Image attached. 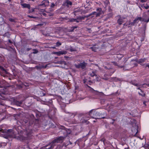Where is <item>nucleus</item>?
Listing matches in <instances>:
<instances>
[{"mask_svg": "<svg viewBox=\"0 0 149 149\" xmlns=\"http://www.w3.org/2000/svg\"><path fill=\"white\" fill-rule=\"evenodd\" d=\"M82 117L80 121L78 120H74L73 122V124H78L79 123H86V124H88L89 122L88 121L89 118V115L88 114H85L82 113H79L78 115V117L80 118Z\"/></svg>", "mask_w": 149, "mask_h": 149, "instance_id": "1", "label": "nucleus"}, {"mask_svg": "<svg viewBox=\"0 0 149 149\" xmlns=\"http://www.w3.org/2000/svg\"><path fill=\"white\" fill-rule=\"evenodd\" d=\"M88 114L89 115V117L91 116L93 118L97 119L100 118V113L94 110L90 111L89 113Z\"/></svg>", "mask_w": 149, "mask_h": 149, "instance_id": "2", "label": "nucleus"}, {"mask_svg": "<svg viewBox=\"0 0 149 149\" xmlns=\"http://www.w3.org/2000/svg\"><path fill=\"white\" fill-rule=\"evenodd\" d=\"M63 137H59L58 138L55 139L50 144L49 146H50V148H49L52 149L54 146L56 145V143H60L63 139Z\"/></svg>", "mask_w": 149, "mask_h": 149, "instance_id": "3", "label": "nucleus"}, {"mask_svg": "<svg viewBox=\"0 0 149 149\" xmlns=\"http://www.w3.org/2000/svg\"><path fill=\"white\" fill-rule=\"evenodd\" d=\"M87 63L84 61L78 64H75L74 65L76 68L79 69L81 68L82 69H85L87 65Z\"/></svg>", "mask_w": 149, "mask_h": 149, "instance_id": "4", "label": "nucleus"}, {"mask_svg": "<svg viewBox=\"0 0 149 149\" xmlns=\"http://www.w3.org/2000/svg\"><path fill=\"white\" fill-rule=\"evenodd\" d=\"M123 62V61H120L118 63L115 62H112V63L115 66H117L118 68H122L125 66L124 64H122Z\"/></svg>", "mask_w": 149, "mask_h": 149, "instance_id": "5", "label": "nucleus"}, {"mask_svg": "<svg viewBox=\"0 0 149 149\" xmlns=\"http://www.w3.org/2000/svg\"><path fill=\"white\" fill-rule=\"evenodd\" d=\"M8 135L9 137L11 138L14 137L15 136L13 131L12 130H8Z\"/></svg>", "mask_w": 149, "mask_h": 149, "instance_id": "6", "label": "nucleus"}, {"mask_svg": "<svg viewBox=\"0 0 149 149\" xmlns=\"http://www.w3.org/2000/svg\"><path fill=\"white\" fill-rule=\"evenodd\" d=\"M118 17H119L117 21V22L119 25H121L124 22V20L125 19V18L123 17H121L120 16H118Z\"/></svg>", "mask_w": 149, "mask_h": 149, "instance_id": "7", "label": "nucleus"}, {"mask_svg": "<svg viewBox=\"0 0 149 149\" xmlns=\"http://www.w3.org/2000/svg\"><path fill=\"white\" fill-rule=\"evenodd\" d=\"M138 127L137 126H136L135 127H133L132 129V131L133 133L132 134L136 135L138 132Z\"/></svg>", "mask_w": 149, "mask_h": 149, "instance_id": "8", "label": "nucleus"}, {"mask_svg": "<svg viewBox=\"0 0 149 149\" xmlns=\"http://www.w3.org/2000/svg\"><path fill=\"white\" fill-rule=\"evenodd\" d=\"M49 2L47 0H44L42 2V3L39 5V7L41 6H43L45 7L46 6L48 5Z\"/></svg>", "mask_w": 149, "mask_h": 149, "instance_id": "9", "label": "nucleus"}, {"mask_svg": "<svg viewBox=\"0 0 149 149\" xmlns=\"http://www.w3.org/2000/svg\"><path fill=\"white\" fill-rule=\"evenodd\" d=\"M26 136H25L23 135H20L19 136V139L21 141H24L27 139V134L26 135Z\"/></svg>", "mask_w": 149, "mask_h": 149, "instance_id": "10", "label": "nucleus"}, {"mask_svg": "<svg viewBox=\"0 0 149 149\" xmlns=\"http://www.w3.org/2000/svg\"><path fill=\"white\" fill-rule=\"evenodd\" d=\"M143 21L148 22L149 21V17H148L146 15H144L143 16Z\"/></svg>", "mask_w": 149, "mask_h": 149, "instance_id": "11", "label": "nucleus"}, {"mask_svg": "<svg viewBox=\"0 0 149 149\" xmlns=\"http://www.w3.org/2000/svg\"><path fill=\"white\" fill-rule=\"evenodd\" d=\"M130 83L136 86H141V85H139L137 84L136 81L135 80L131 81L130 82Z\"/></svg>", "mask_w": 149, "mask_h": 149, "instance_id": "12", "label": "nucleus"}, {"mask_svg": "<svg viewBox=\"0 0 149 149\" xmlns=\"http://www.w3.org/2000/svg\"><path fill=\"white\" fill-rule=\"evenodd\" d=\"M146 60V58H141L138 60L137 62L139 63L142 66L143 64L142 63L144 62Z\"/></svg>", "mask_w": 149, "mask_h": 149, "instance_id": "13", "label": "nucleus"}, {"mask_svg": "<svg viewBox=\"0 0 149 149\" xmlns=\"http://www.w3.org/2000/svg\"><path fill=\"white\" fill-rule=\"evenodd\" d=\"M72 4V2L68 0H66L65 2L64 3V5H66L67 6H68V5H71Z\"/></svg>", "mask_w": 149, "mask_h": 149, "instance_id": "14", "label": "nucleus"}, {"mask_svg": "<svg viewBox=\"0 0 149 149\" xmlns=\"http://www.w3.org/2000/svg\"><path fill=\"white\" fill-rule=\"evenodd\" d=\"M55 54L58 56H60L61 54H66V52L65 51H61L56 52Z\"/></svg>", "mask_w": 149, "mask_h": 149, "instance_id": "15", "label": "nucleus"}, {"mask_svg": "<svg viewBox=\"0 0 149 149\" xmlns=\"http://www.w3.org/2000/svg\"><path fill=\"white\" fill-rule=\"evenodd\" d=\"M77 114L76 113H72L71 112H69L68 113V116L70 117H73L75 116Z\"/></svg>", "mask_w": 149, "mask_h": 149, "instance_id": "16", "label": "nucleus"}, {"mask_svg": "<svg viewBox=\"0 0 149 149\" xmlns=\"http://www.w3.org/2000/svg\"><path fill=\"white\" fill-rule=\"evenodd\" d=\"M139 22V20H138V19L137 17L135 18L134 20L133 21V22L131 23L130 24L132 25H134L136 23H137Z\"/></svg>", "mask_w": 149, "mask_h": 149, "instance_id": "17", "label": "nucleus"}, {"mask_svg": "<svg viewBox=\"0 0 149 149\" xmlns=\"http://www.w3.org/2000/svg\"><path fill=\"white\" fill-rule=\"evenodd\" d=\"M104 67L106 69H110L112 68L111 65L109 64H107V66H104Z\"/></svg>", "mask_w": 149, "mask_h": 149, "instance_id": "18", "label": "nucleus"}, {"mask_svg": "<svg viewBox=\"0 0 149 149\" xmlns=\"http://www.w3.org/2000/svg\"><path fill=\"white\" fill-rule=\"evenodd\" d=\"M89 74L92 77H94V76H97V75L96 74V72L94 71H93L92 73H89ZM97 78V77H96Z\"/></svg>", "mask_w": 149, "mask_h": 149, "instance_id": "19", "label": "nucleus"}, {"mask_svg": "<svg viewBox=\"0 0 149 149\" xmlns=\"http://www.w3.org/2000/svg\"><path fill=\"white\" fill-rule=\"evenodd\" d=\"M141 7L142 8H145L146 9H148L149 8V6L146 4L142 5Z\"/></svg>", "mask_w": 149, "mask_h": 149, "instance_id": "20", "label": "nucleus"}, {"mask_svg": "<svg viewBox=\"0 0 149 149\" xmlns=\"http://www.w3.org/2000/svg\"><path fill=\"white\" fill-rule=\"evenodd\" d=\"M81 11L79 9H75L74 11V14L75 15H76V13H79Z\"/></svg>", "mask_w": 149, "mask_h": 149, "instance_id": "21", "label": "nucleus"}, {"mask_svg": "<svg viewBox=\"0 0 149 149\" xmlns=\"http://www.w3.org/2000/svg\"><path fill=\"white\" fill-rule=\"evenodd\" d=\"M77 26H74L71 27V29L70 30V32H72L73 31L74 29L75 28H77Z\"/></svg>", "mask_w": 149, "mask_h": 149, "instance_id": "22", "label": "nucleus"}, {"mask_svg": "<svg viewBox=\"0 0 149 149\" xmlns=\"http://www.w3.org/2000/svg\"><path fill=\"white\" fill-rule=\"evenodd\" d=\"M28 7H29V13L32 12H33L34 11V9H33H33L32 8V9L31 10H30L31 7H30V6L29 4Z\"/></svg>", "mask_w": 149, "mask_h": 149, "instance_id": "23", "label": "nucleus"}, {"mask_svg": "<svg viewBox=\"0 0 149 149\" xmlns=\"http://www.w3.org/2000/svg\"><path fill=\"white\" fill-rule=\"evenodd\" d=\"M22 103V102L20 101V102L17 101L15 102V104L18 106H19L21 105Z\"/></svg>", "mask_w": 149, "mask_h": 149, "instance_id": "24", "label": "nucleus"}, {"mask_svg": "<svg viewBox=\"0 0 149 149\" xmlns=\"http://www.w3.org/2000/svg\"><path fill=\"white\" fill-rule=\"evenodd\" d=\"M76 20H77L76 19L70 18L69 19V20L68 21V22H75Z\"/></svg>", "mask_w": 149, "mask_h": 149, "instance_id": "25", "label": "nucleus"}, {"mask_svg": "<svg viewBox=\"0 0 149 149\" xmlns=\"http://www.w3.org/2000/svg\"><path fill=\"white\" fill-rule=\"evenodd\" d=\"M23 8H28V4L26 3H22L21 4Z\"/></svg>", "mask_w": 149, "mask_h": 149, "instance_id": "26", "label": "nucleus"}, {"mask_svg": "<svg viewBox=\"0 0 149 149\" xmlns=\"http://www.w3.org/2000/svg\"><path fill=\"white\" fill-rule=\"evenodd\" d=\"M61 45V43L59 42V41H58L56 43V47H59Z\"/></svg>", "mask_w": 149, "mask_h": 149, "instance_id": "27", "label": "nucleus"}, {"mask_svg": "<svg viewBox=\"0 0 149 149\" xmlns=\"http://www.w3.org/2000/svg\"><path fill=\"white\" fill-rule=\"evenodd\" d=\"M91 48L92 49V51L95 52L97 49L98 48L97 47H97H91Z\"/></svg>", "mask_w": 149, "mask_h": 149, "instance_id": "28", "label": "nucleus"}, {"mask_svg": "<svg viewBox=\"0 0 149 149\" xmlns=\"http://www.w3.org/2000/svg\"><path fill=\"white\" fill-rule=\"evenodd\" d=\"M137 17L138 19V20H139L141 21H143V17Z\"/></svg>", "mask_w": 149, "mask_h": 149, "instance_id": "29", "label": "nucleus"}, {"mask_svg": "<svg viewBox=\"0 0 149 149\" xmlns=\"http://www.w3.org/2000/svg\"><path fill=\"white\" fill-rule=\"evenodd\" d=\"M142 66L145 67V68L148 67V68H149V65H148V64H143L142 65Z\"/></svg>", "mask_w": 149, "mask_h": 149, "instance_id": "30", "label": "nucleus"}, {"mask_svg": "<svg viewBox=\"0 0 149 149\" xmlns=\"http://www.w3.org/2000/svg\"><path fill=\"white\" fill-rule=\"evenodd\" d=\"M0 68L3 71H4L5 73H7V72L3 68V67L1 66H0Z\"/></svg>", "mask_w": 149, "mask_h": 149, "instance_id": "31", "label": "nucleus"}, {"mask_svg": "<svg viewBox=\"0 0 149 149\" xmlns=\"http://www.w3.org/2000/svg\"><path fill=\"white\" fill-rule=\"evenodd\" d=\"M96 13V17H97L100 16L101 13V12H99L97 13Z\"/></svg>", "mask_w": 149, "mask_h": 149, "instance_id": "32", "label": "nucleus"}, {"mask_svg": "<svg viewBox=\"0 0 149 149\" xmlns=\"http://www.w3.org/2000/svg\"><path fill=\"white\" fill-rule=\"evenodd\" d=\"M145 147L146 148V149H149V143L145 145Z\"/></svg>", "mask_w": 149, "mask_h": 149, "instance_id": "33", "label": "nucleus"}, {"mask_svg": "<svg viewBox=\"0 0 149 149\" xmlns=\"http://www.w3.org/2000/svg\"><path fill=\"white\" fill-rule=\"evenodd\" d=\"M139 95H140L142 96H145V93H143L142 94V93H139Z\"/></svg>", "mask_w": 149, "mask_h": 149, "instance_id": "34", "label": "nucleus"}, {"mask_svg": "<svg viewBox=\"0 0 149 149\" xmlns=\"http://www.w3.org/2000/svg\"><path fill=\"white\" fill-rule=\"evenodd\" d=\"M102 10L101 8H98L97 9V11H99V12H101Z\"/></svg>", "mask_w": 149, "mask_h": 149, "instance_id": "35", "label": "nucleus"}, {"mask_svg": "<svg viewBox=\"0 0 149 149\" xmlns=\"http://www.w3.org/2000/svg\"><path fill=\"white\" fill-rule=\"evenodd\" d=\"M70 50L71 52H73V51H76V50L75 49H74L72 47H71V48H70Z\"/></svg>", "mask_w": 149, "mask_h": 149, "instance_id": "36", "label": "nucleus"}, {"mask_svg": "<svg viewBox=\"0 0 149 149\" xmlns=\"http://www.w3.org/2000/svg\"><path fill=\"white\" fill-rule=\"evenodd\" d=\"M80 17L81 20L84 19H85V18L86 17L85 16H81V17Z\"/></svg>", "mask_w": 149, "mask_h": 149, "instance_id": "37", "label": "nucleus"}, {"mask_svg": "<svg viewBox=\"0 0 149 149\" xmlns=\"http://www.w3.org/2000/svg\"><path fill=\"white\" fill-rule=\"evenodd\" d=\"M9 20L11 22H13L14 21V19L11 18H9Z\"/></svg>", "mask_w": 149, "mask_h": 149, "instance_id": "38", "label": "nucleus"}, {"mask_svg": "<svg viewBox=\"0 0 149 149\" xmlns=\"http://www.w3.org/2000/svg\"><path fill=\"white\" fill-rule=\"evenodd\" d=\"M141 2L142 3L145 2L147 1V0H140Z\"/></svg>", "mask_w": 149, "mask_h": 149, "instance_id": "39", "label": "nucleus"}, {"mask_svg": "<svg viewBox=\"0 0 149 149\" xmlns=\"http://www.w3.org/2000/svg\"><path fill=\"white\" fill-rule=\"evenodd\" d=\"M47 13H43V15L44 16H45L46 17H47V16H48Z\"/></svg>", "mask_w": 149, "mask_h": 149, "instance_id": "40", "label": "nucleus"}, {"mask_svg": "<svg viewBox=\"0 0 149 149\" xmlns=\"http://www.w3.org/2000/svg\"><path fill=\"white\" fill-rule=\"evenodd\" d=\"M28 17H30V18H37V17H34L33 16L29 15Z\"/></svg>", "mask_w": 149, "mask_h": 149, "instance_id": "41", "label": "nucleus"}, {"mask_svg": "<svg viewBox=\"0 0 149 149\" xmlns=\"http://www.w3.org/2000/svg\"><path fill=\"white\" fill-rule=\"evenodd\" d=\"M95 13H96V12H93L92 13L90 14V15L91 16L92 15H94V14H95Z\"/></svg>", "mask_w": 149, "mask_h": 149, "instance_id": "42", "label": "nucleus"}, {"mask_svg": "<svg viewBox=\"0 0 149 149\" xmlns=\"http://www.w3.org/2000/svg\"><path fill=\"white\" fill-rule=\"evenodd\" d=\"M34 51H35V52H33V53L34 54H36L38 52L37 50L35 49L34 50Z\"/></svg>", "mask_w": 149, "mask_h": 149, "instance_id": "43", "label": "nucleus"}, {"mask_svg": "<svg viewBox=\"0 0 149 149\" xmlns=\"http://www.w3.org/2000/svg\"><path fill=\"white\" fill-rule=\"evenodd\" d=\"M55 6V4L54 3H52L51 5V7L53 8Z\"/></svg>", "mask_w": 149, "mask_h": 149, "instance_id": "44", "label": "nucleus"}, {"mask_svg": "<svg viewBox=\"0 0 149 149\" xmlns=\"http://www.w3.org/2000/svg\"><path fill=\"white\" fill-rule=\"evenodd\" d=\"M77 19V20H81L80 17H77V19Z\"/></svg>", "mask_w": 149, "mask_h": 149, "instance_id": "45", "label": "nucleus"}, {"mask_svg": "<svg viewBox=\"0 0 149 149\" xmlns=\"http://www.w3.org/2000/svg\"><path fill=\"white\" fill-rule=\"evenodd\" d=\"M62 62H63L62 61H59L58 62V63L59 64H62Z\"/></svg>", "mask_w": 149, "mask_h": 149, "instance_id": "46", "label": "nucleus"}, {"mask_svg": "<svg viewBox=\"0 0 149 149\" xmlns=\"http://www.w3.org/2000/svg\"><path fill=\"white\" fill-rule=\"evenodd\" d=\"M47 14H48V15L49 16H51L52 15V14H51L49 13H47Z\"/></svg>", "mask_w": 149, "mask_h": 149, "instance_id": "47", "label": "nucleus"}, {"mask_svg": "<svg viewBox=\"0 0 149 149\" xmlns=\"http://www.w3.org/2000/svg\"><path fill=\"white\" fill-rule=\"evenodd\" d=\"M140 87H138V88H137V89H138L140 90L143 93V92L140 89Z\"/></svg>", "mask_w": 149, "mask_h": 149, "instance_id": "48", "label": "nucleus"}, {"mask_svg": "<svg viewBox=\"0 0 149 149\" xmlns=\"http://www.w3.org/2000/svg\"><path fill=\"white\" fill-rule=\"evenodd\" d=\"M91 15H90V14L86 16V17H89Z\"/></svg>", "mask_w": 149, "mask_h": 149, "instance_id": "49", "label": "nucleus"}, {"mask_svg": "<svg viewBox=\"0 0 149 149\" xmlns=\"http://www.w3.org/2000/svg\"><path fill=\"white\" fill-rule=\"evenodd\" d=\"M87 86L89 88H91L92 90H94L92 88H91L90 86H88V85H87Z\"/></svg>", "mask_w": 149, "mask_h": 149, "instance_id": "50", "label": "nucleus"}, {"mask_svg": "<svg viewBox=\"0 0 149 149\" xmlns=\"http://www.w3.org/2000/svg\"><path fill=\"white\" fill-rule=\"evenodd\" d=\"M75 22H76L77 23H79V21L78 20H76V21Z\"/></svg>", "mask_w": 149, "mask_h": 149, "instance_id": "51", "label": "nucleus"}, {"mask_svg": "<svg viewBox=\"0 0 149 149\" xmlns=\"http://www.w3.org/2000/svg\"><path fill=\"white\" fill-rule=\"evenodd\" d=\"M104 79L106 80H108V78H103Z\"/></svg>", "mask_w": 149, "mask_h": 149, "instance_id": "52", "label": "nucleus"}, {"mask_svg": "<svg viewBox=\"0 0 149 149\" xmlns=\"http://www.w3.org/2000/svg\"><path fill=\"white\" fill-rule=\"evenodd\" d=\"M124 149H129V147L127 148H125Z\"/></svg>", "mask_w": 149, "mask_h": 149, "instance_id": "53", "label": "nucleus"}, {"mask_svg": "<svg viewBox=\"0 0 149 149\" xmlns=\"http://www.w3.org/2000/svg\"><path fill=\"white\" fill-rule=\"evenodd\" d=\"M84 84H85L86 83V81H85V80H84Z\"/></svg>", "mask_w": 149, "mask_h": 149, "instance_id": "54", "label": "nucleus"}, {"mask_svg": "<svg viewBox=\"0 0 149 149\" xmlns=\"http://www.w3.org/2000/svg\"><path fill=\"white\" fill-rule=\"evenodd\" d=\"M35 0H29V1H34Z\"/></svg>", "mask_w": 149, "mask_h": 149, "instance_id": "55", "label": "nucleus"}, {"mask_svg": "<svg viewBox=\"0 0 149 149\" xmlns=\"http://www.w3.org/2000/svg\"><path fill=\"white\" fill-rule=\"evenodd\" d=\"M143 104H145V105H146V104H145V102H143Z\"/></svg>", "mask_w": 149, "mask_h": 149, "instance_id": "56", "label": "nucleus"}, {"mask_svg": "<svg viewBox=\"0 0 149 149\" xmlns=\"http://www.w3.org/2000/svg\"><path fill=\"white\" fill-rule=\"evenodd\" d=\"M148 86H149V83L148 84H146Z\"/></svg>", "mask_w": 149, "mask_h": 149, "instance_id": "57", "label": "nucleus"}, {"mask_svg": "<svg viewBox=\"0 0 149 149\" xmlns=\"http://www.w3.org/2000/svg\"><path fill=\"white\" fill-rule=\"evenodd\" d=\"M52 48H53V49H55V47H53Z\"/></svg>", "mask_w": 149, "mask_h": 149, "instance_id": "58", "label": "nucleus"}, {"mask_svg": "<svg viewBox=\"0 0 149 149\" xmlns=\"http://www.w3.org/2000/svg\"><path fill=\"white\" fill-rule=\"evenodd\" d=\"M9 42H10V43H11V42H10V40H9Z\"/></svg>", "mask_w": 149, "mask_h": 149, "instance_id": "59", "label": "nucleus"}, {"mask_svg": "<svg viewBox=\"0 0 149 149\" xmlns=\"http://www.w3.org/2000/svg\"><path fill=\"white\" fill-rule=\"evenodd\" d=\"M89 82H91V81H90V80L89 81Z\"/></svg>", "mask_w": 149, "mask_h": 149, "instance_id": "60", "label": "nucleus"}, {"mask_svg": "<svg viewBox=\"0 0 149 149\" xmlns=\"http://www.w3.org/2000/svg\"><path fill=\"white\" fill-rule=\"evenodd\" d=\"M114 72V71H113V72L111 73V74L113 73Z\"/></svg>", "mask_w": 149, "mask_h": 149, "instance_id": "61", "label": "nucleus"}, {"mask_svg": "<svg viewBox=\"0 0 149 149\" xmlns=\"http://www.w3.org/2000/svg\"><path fill=\"white\" fill-rule=\"evenodd\" d=\"M113 121H115V120H113Z\"/></svg>", "mask_w": 149, "mask_h": 149, "instance_id": "62", "label": "nucleus"}, {"mask_svg": "<svg viewBox=\"0 0 149 149\" xmlns=\"http://www.w3.org/2000/svg\"><path fill=\"white\" fill-rule=\"evenodd\" d=\"M11 0H8V1H10Z\"/></svg>", "mask_w": 149, "mask_h": 149, "instance_id": "63", "label": "nucleus"}, {"mask_svg": "<svg viewBox=\"0 0 149 149\" xmlns=\"http://www.w3.org/2000/svg\"><path fill=\"white\" fill-rule=\"evenodd\" d=\"M148 12H149V10L148 11Z\"/></svg>", "mask_w": 149, "mask_h": 149, "instance_id": "64", "label": "nucleus"}]
</instances>
